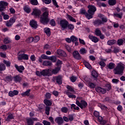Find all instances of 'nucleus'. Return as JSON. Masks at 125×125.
I'll return each instance as SVG.
<instances>
[{
  "mask_svg": "<svg viewBox=\"0 0 125 125\" xmlns=\"http://www.w3.org/2000/svg\"><path fill=\"white\" fill-rule=\"evenodd\" d=\"M95 34L96 36L99 37V36H101V31H100V30H99V28H97L95 30Z\"/></svg>",
  "mask_w": 125,
  "mask_h": 125,
  "instance_id": "41",
  "label": "nucleus"
},
{
  "mask_svg": "<svg viewBox=\"0 0 125 125\" xmlns=\"http://www.w3.org/2000/svg\"><path fill=\"white\" fill-rule=\"evenodd\" d=\"M51 60L53 62H55L57 60V59H56V57L51 56V57H49V60Z\"/></svg>",
  "mask_w": 125,
  "mask_h": 125,
  "instance_id": "45",
  "label": "nucleus"
},
{
  "mask_svg": "<svg viewBox=\"0 0 125 125\" xmlns=\"http://www.w3.org/2000/svg\"><path fill=\"white\" fill-rule=\"evenodd\" d=\"M19 93V92L17 90H14L13 91H10L9 92V96H10L11 97H13L14 95H18V94Z\"/></svg>",
  "mask_w": 125,
  "mask_h": 125,
  "instance_id": "17",
  "label": "nucleus"
},
{
  "mask_svg": "<svg viewBox=\"0 0 125 125\" xmlns=\"http://www.w3.org/2000/svg\"><path fill=\"white\" fill-rule=\"evenodd\" d=\"M44 32H45L46 35L48 36V37L50 36V29H49V28H45L44 29Z\"/></svg>",
  "mask_w": 125,
  "mask_h": 125,
  "instance_id": "39",
  "label": "nucleus"
},
{
  "mask_svg": "<svg viewBox=\"0 0 125 125\" xmlns=\"http://www.w3.org/2000/svg\"><path fill=\"white\" fill-rule=\"evenodd\" d=\"M70 80L72 82V83H75V82H76V81H77V77H76L74 76H72V77H71L70 78Z\"/></svg>",
  "mask_w": 125,
  "mask_h": 125,
  "instance_id": "48",
  "label": "nucleus"
},
{
  "mask_svg": "<svg viewBox=\"0 0 125 125\" xmlns=\"http://www.w3.org/2000/svg\"><path fill=\"white\" fill-rule=\"evenodd\" d=\"M3 62L4 63V64H5L7 67H10V64H11L10 62L4 60Z\"/></svg>",
  "mask_w": 125,
  "mask_h": 125,
  "instance_id": "47",
  "label": "nucleus"
},
{
  "mask_svg": "<svg viewBox=\"0 0 125 125\" xmlns=\"http://www.w3.org/2000/svg\"><path fill=\"white\" fill-rule=\"evenodd\" d=\"M67 28H68V30H71V31L74 30L75 26H74V25L72 24H69L68 22V24L67 26Z\"/></svg>",
  "mask_w": 125,
  "mask_h": 125,
  "instance_id": "38",
  "label": "nucleus"
},
{
  "mask_svg": "<svg viewBox=\"0 0 125 125\" xmlns=\"http://www.w3.org/2000/svg\"><path fill=\"white\" fill-rule=\"evenodd\" d=\"M43 66H48V67H51L52 62L49 61H44L43 62Z\"/></svg>",
  "mask_w": 125,
  "mask_h": 125,
  "instance_id": "20",
  "label": "nucleus"
},
{
  "mask_svg": "<svg viewBox=\"0 0 125 125\" xmlns=\"http://www.w3.org/2000/svg\"><path fill=\"white\" fill-rule=\"evenodd\" d=\"M6 67L5 64L2 63H0V71L2 72V71H5Z\"/></svg>",
  "mask_w": 125,
  "mask_h": 125,
  "instance_id": "24",
  "label": "nucleus"
},
{
  "mask_svg": "<svg viewBox=\"0 0 125 125\" xmlns=\"http://www.w3.org/2000/svg\"><path fill=\"white\" fill-rule=\"evenodd\" d=\"M62 111L63 112V113H67V112H68V108L66 107H62Z\"/></svg>",
  "mask_w": 125,
  "mask_h": 125,
  "instance_id": "57",
  "label": "nucleus"
},
{
  "mask_svg": "<svg viewBox=\"0 0 125 125\" xmlns=\"http://www.w3.org/2000/svg\"><path fill=\"white\" fill-rule=\"evenodd\" d=\"M88 10L87 12L86 11L83 9H81L80 10L81 14H83L85 15V17L87 18L89 20V19H91V18H93V15H94V13L95 11H96V7L93 5H89L88 6Z\"/></svg>",
  "mask_w": 125,
  "mask_h": 125,
  "instance_id": "1",
  "label": "nucleus"
},
{
  "mask_svg": "<svg viewBox=\"0 0 125 125\" xmlns=\"http://www.w3.org/2000/svg\"><path fill=\"white\" fill-rule=\"evenodd\" d=\"M45 113L48 116L49 115V111H50V107L49 106H46L45 107Z\"/></svg>",
  "mask_w": 125,
  "mask_h": 125,
  "instance_id": "44",
  "label": "nucleus"
},
{
  "mask_svg": "<svg viewBox=\"0 0 125 125\" xmlns=\"http://www.w3.org/2000/svg\"><path fill=\"white\" fill-rule=\"evenodd\" d=\"M99 65H100V66H101L102 67H105V66L106 65V63H105V62H103V61L99 62Z\"/></svg>",
  "mask_w": 125,
  "mask_h": 125,
  "instance_id": "55",
  "label": "nucleus"
},
{
  "mask_svg": "<svg viewBox=\"0 0 125 125\" xmlns=\"http://www.w3.org/2000/svg\"><path fill=\"white\" fill-rule=\"evenodd\" d=\"M100 18L102 19V24H104V23H106L108 21V19L102 14L100 15Z\"/></svg>",
  "mask_w": 125,
  "mask_h": 125,
  "instance_id": "19",
  "label": "nucleus"
},
{
  "mask_svg": "<svg viewBox=\"0 0 125 125\" xmlns=\"http://www.w3.org/2000/svg\"><path fill=\"white\" fill-rule=\"evenodd\" d=\"M71 40L72 42H78V38L74 36H72L71 37Z\"/></svg>",
  "mask_w": 125,
  "mask_h": 125,
  "instance_id": "42",
  "label": "nucleus"
},
{
  "mask_svg": "<svg viewBox=\"0 0 125 125\" xmlns=\"http://www.w3.org/2000/svg\"><path fill=\"white\" fill-rule=\"evenodd\" d=\"M65 94H66V95H67L69 97V98H76V95H74V94H72V93H71V92H69V91H66L65 92Z\"/></svg>",
  "mask_w": 125,
  "mask_h": 125,
  "instance_id": "21",
  "label": "nucleus"
},
{
  "mask_svg": "<svg viewBox=\"0 0 125 125\" xmlns=\"http://www.w3.org/2000/svg\"><path fill=\"white\" fill-rule=\"evenodd\" d=\"M18 58V60H28L29 59V56L27 54H23L19 55Z\"/></svg>",
  "mask_w": 125,
  "mask_h": 125,
  "instance_id": "6",
  "label": "nucleus"
},
{
  "mask_svg": "<svg viewBox=\"0 0 125 125\" xmlns=\"http://www.w3.org/2000/svg\"><path fill=\"white\" fill-rule=\"evenodd\" d=\"M96 91L98 93H102V94H105V93L106 92V89L101 87H97L96 88Z\"/></svg>",
  "mask_w": 125,
  "mask_h": 125,
  "instance_id": "13",
  "label": "nucleus"
},
{
  "mask_svg": "<svg viewBox=\"0 0 125 125\" xmlns=\"http://www.w3.org/2000/svg\"><path fill=\"white\" fill-rule=\"evenodd\" d=\"M61 69V66H58L56 67L55 69H53L52 71V74H57L58 73V72L60 71V69Z\"/></svg>",
  "mask_w": 125,
  "mask_h": 125,
  "instance_id": "22",
  "label": "nucleus"
},
{
  "mask_svg": "<svg viewBox=\"0 0 125 125\" xmlns=\"http://www.w3.org/2000/svg\"><path fill=\"white\" fill-rule=\"evenodd\" d=\"M79 99H81V98H77L76 99V104L77 106H79L81 108V109H84V108H86L87 106V103L85 102L84 100H81L80 102L79 101Z\"/></svg>",
  "mask_w": 125,
  "mask_h": 125,
  "instance_id": "4",
  "label": "nucleus"
},
{
  "mask_svg": "<svg viewBox=\"0 0 125 125\" xmlns=\"http://www.w3.org/2000/svg\"><path fill=\"white\" fill-rule=\"evenodd\" d=\"M55 122L58 125H62L63 123H64V121L63 120V118L61 117H58L55 119Z\"/></svg>",
  "mask_w": 125,
  "mask_h": 125,
  "instance_id": "8",
  "label": "nucleus"
},
{
  "mask_svg": "<svg viewBox=\"0 0 125 125\" xmlns=\"http://www.w3.org/2000/svg\"><path fill=\"white\" fill-rule=\"evenodd\" d=\"M93 24H94V26H96L97 27H99L100 25L102 24V21L100 19L95 20L93 22Z\"/></svg>",
  "mask_w": 125,
  "mask_h": 125,
  "instance_id": "15",
  "label": "nucleus"
},
{
  "mask_svg": "<svg viewBox=\"0 0 125 125\" xmlns=\"http://www.w3.org/2000/svg\"><path fill=\"white\" fill-rule=\"evenodd\" d=\"M67 18H68L69 20H70V21H71L72 22H76V19L73 18V17H72V16L71 15H67Z\"/></svg>",
  "mask_w": 125,
  "mask_h": 125,
  "instance_id": "40",
  "label": "nucleus"
},
{
  "mask_svg": "<svg viewBox=\"0 0 125 125\" xmlns=\"http://www.w3.org/2000/svg\"><path fill=\"white\" fill-rule=\"evenodd\" d=\"M50 24L51 26H52V27H54V26H55L56 23H55V21L52 19L50 21Z\"/></svg>",
  "mask_w": 125,
  "mask_h": 125,
  "instance_id": "53",
  "label": "nucleus"
},
{
  "mask_svg": "<svg viewBox=\"0 0 125 125\" xmlns=\"http://www.w3.org/2000/svg\"><path fill=\"white\" fill-rule=\"evenodd\" d=\"M69 22L66 20H62L60 21V26L62 28V31H64L65 29H67V26H68Z\"/></svg>",
  "mask_w": 125,
  "mask_h": 125,
  "instance_id": "5",
  "label": "nucleus"
},
{
  "mask_svg": "<svg viewBox=\"0 0 125 125\" xmlns=\"http://www.w3.org/2000/svg\"><path fill=\"white\" fill-rule=\"evenodd\" d=\"M30 25L32 27V28H34L35 29H37V28H38V24H37V21H35V20H32L30 21Z\"/></svg>",
  "mask_w": 125,
  "mask_h": 125,
  "instance_id": "16",
  "label": "nucleus"
},
{
  "mask_svg": "<svg viewBox=\"0 0 125 125\" xmlns=\"http://www.w3.org/2000/svg\"><path fill=\"white\" fill-rule=\"evenodd\" d=\"M88 38L89 40L92 41V42H95V43H96V42H99V39L95 36H92V35H89Z\"/></svg>",
  "mask_w": 125,
  "mask_h": 125,
  "instance_id": "11",
  "label": "nucleus"
},
{
  "mask_svg": "<svg viewBox=\"0 0 125 125\" xmlns=\"http://www.w3.org/2000/svg\"><path fill=\"white\" fill-rule=\"evenodd\" d=\"M43 2H44L45 4H49L51 3V0H42Z\"/></svg>",
  "mask_w": 125,
  "mask_h": 125,
  "instance_id": "60",
  "label": "nucleus"
},
{
  "mask_svg": "<svg viewBox=\"0 0 125 125\" xmlns=\"http://www.w3.org/2000/svg\"><path fill=\"white\" fill-rule=\"evenodd\" d=\"M48 120L50 121V122L51 123V124L54 125V119L53 118V117H49Z\"/></svg>",
  "mask_w": 125,
  "mask_h": 125,
  "instance_id": "61",
  "label": "nucleus"
},
{
  "mask_svg": "<svg viewBox=\"0 0 125 125\" xmlns=\"http://www.w3.org/2000/svg\"><path fill=\"white\" fill-rule=\"evenodd\" d=\"M8 5V3L4 1H0V6L4 7V6H7Z\"/></svg>",
  "mask_w": 125,
  "mask_h": 125,
  "instance_id": "36",
  "label": "nucleus"
},
{
  "mask_svg": "<svg viewBox=\"0 0 125 125\" xmlns=\"http://www.w3.org/2000/svg\"><path fill=\"white\" fill-rule=\"evenodd\" d=\"M16 19L14 18H12L10 19L9 21L12 23V24H13V23H14L16 21Z\"/></svg>",
  "mask_w": 125,
  "mask_h": 125,
  "instance_id": "64",
  "label": "nucleus"
},
{
  "mask_svg": "<svg viewBox=\"0 0 125 125\" xmlns=\"http://www.w3.org/2000/svg\"><path fill=\"white\" fill-rule=\"evenodd\" d=\"M56 81L58 84H62V77L61 76H58L55 77Z\"/></svg>",
  "mask_w": 125,
  "mask_h": 125,
  "instance_id": "18",
  "label": "nucleus"
},
{
  "mask_svg": "<svg viewBox=\"0 0 125 125\" xmlns=\"http://www.w3.org/2000/svg\"><path fill=\"white\" fill-rule=\"evenodd\" d=\"M44 103L46 105V106H51L52 104V103L50 100H48L47 99H45L44 100Z\"/></svg>",
  "mask_w": 125,
  "mask_h": 125,
  "instance_id": "27",
  "label": "nucleus"
},
{
  "mask_svg": "<svg viewBox=\"0 0 125 125\" xmlns=\"http://www.w3.org/2000/svg\"><path fill=\"white\" fill-rule=\"evenodd\" d=\"M0 48L3 50H6L7 49V46L6 45H2L0 47Z\"/></svg>",
  "mask_w": 125,
  "mask_h": 125,
  "instance_id": "56",
  "label": "nucleus"
},
{
  "mask_svg": "<svg viewBox=\"0 0 125 125\" xmlns=\"http://www.w3.org/2000/svg\"><path fill=\"white\" fill-rule=\"evenodd\" d=\"M116 41L115 40H111L108 41L107 42V44L108 45H113V44H115L116 43Z\"/></svg>",
  "mask_w": 125,
  "mask_h": 125,
  "instance_id": "30",
  "label": "nucleus"
},
{
  "mask_svg": "<svg viewBox=\"0 0 125 125\" xmlns=\"http://www.w3.org/2000/svg\"><path fill=\"white\" fill-rule=\"evenodd\" d=\"M117 3V1L116 0H108V4L109 5H115Z\"/></svg>",
  "mask_w": 125,
  "mask_h": 125,
  "instance_id": "37",
  "label": "nucleus"
},
{
  "mask_svg": "<svg viewBox=\"0 0 125 125\" xmlns=\"http://www.w3.org/2000/svg\"><path fill=\"white\" fill-rule=\"evenodd\" d=\"M105 86L106 88H107V90L108 91H109V90H110V89H111L112 86H111V85L110 84H106L105 85Z\"/></svg>",
  "mask_w": 125,
  "mask_h": 125,
  "instance_id": "62",
  "label": "nucleus"
},
{
  "mask_svg": "<svg viewBox=\"0 0 125 125\" xmlns=\"http://www.w3.org/2000/svg\"><path fill=\"white\" fill-rule=\"evenodd\" d=\"M113 16H114V17H118V18L122 19V18L123 17V13H120L119 14L114 13L113 14Z\"/></svg>",
  "mask_w": 125,
  "mask_h": 125,
  "instance_id": "32",
  "label": "nucleus"
},
{
  "mask_svg": "<svg viewBox=\"0 0 125 125\" xmlns=\"http://www.w3.org/2000/svg\"><path fill=\"white\" fill-rule=\"evenodd\" d=\"M23 9L27 13H30V12H31V9L27 5L24 7Z\"/></svg>",
  "mask_w": 125,
  "mask_h": 125,
  "instance_id": "35",
  "label": "nucleus"
},
{
  "mask_svg": "<svg viewBox=\"0 0 125 125\" xmlns=\"http://www.w3.org/2000/svg\"><path fill=\"white\" fill-rule=\"evenodd\" d=\"M66 88L68 89L67 91H70L71 92H73V93H75V89H74V88L72 87V86L68 85L66 86Z\"/></svg>",
  "mask_w": 125,
  "mask_h": 125,
  "instance_id": "26",
  "label": "nucleus"
},
{
  "mask_svg": "<svg viewBox=\"0 0 125 125\" xmlns=\"http://www.w3.org/2000/svg\"><path fill=\"white\" fill-rule=\"evenodd\" d=\"M88 85L90 87H91V88H94L95 86H96V84L92 83H88Z\"/></svg>",
  "mask_w": 125,
  "mask_h": 125,
  "instance_id": "50",
  "label": "nucleus"
},
{
  "mask_svg": "<svg viewBox=\"0 0 125 125\" xmlns=\"http://www.w3.org/2000/svg\"><path fill=\"white\" fill-rule=\"evenodd\" d=\"M14 80L15 82H21V80H22V78L20 77L19 75H16V76L14 77Z\"/></svg>",
  "mask_w": 125,
  "mask_h": 125,
  "instance_id": "29",
  "label": "nucleus"
},
{
  "mask_svg": "<svg viewBox=\"0 0 125 125\" xmlns=\"http://www.w3.org/2000/svg\"><path fill=\"white\" fill-rule=\"evenodd\" d=\"M42 124L44 125H51V123L46 120H43L42 121Z\"/></svg>",
  "mask_w": 125,
  "mask_h": 125,
  "instance_id": "51",
  "label": "nucleus"
},
{
  "mask_svg": "<svg viewBox=\"0 0 125 125\" xmlns=\"http://www.w3.org/2000/svg\"><path fill=\"white\" fill-rule=\"evenodd\" d=\"M26 42L28 43H30V42H34L33 37H29L26 40Z\"/></svg>",
  "mask_w": 125,
  "mask_h": 125,
  "instance_id": "43",
  "label": "nucleus"
},
{
  "mask_svg": "<svg viewBox=\"0 0 125 125\" xmlns=\"http://www.w3.org/2000/svg\"><path fill=\"white\" fill-rule=\"evenodd\" d=\"M42 76L44 77H49L51 76V73L49 72V69H44L42 71Z\"/></svg>",
  "mask_w": 125,
  "mask_h": 125,
  "instance_id": "10",
  "label": "nucleus"
},
{
  "mask_svg": "<svg viewBox=\"0 0 125 125\" xmlns=\"http://www.w3.org/2000/svg\"><path fill=\"white\" fill-rule=\"evenodd\" d=\"M124 70H125V65L122 62H120L113 69V73L114 75H121L122 76L124 74Z\"/></svg>",
  "mask_w": 125,
  "mask_h": 125,
  "instance_id": "3",
  "label": "nucleus"
},
{
  "mask_svg": "<svg viewBox=\"0 0 125 125\" xmlns=\"http://www.w3.org/2000/svg\"><path fill=\"white\" fill-rule=\"evenodd\" d=\"M44 10L45 11L41 16L40 21L43 25H45L49 22V18L48 17L49 12L47 10V8H44Z\"/></svg>",
  "mask_w": 125,
  "mask_h": 125,
  "instance_id": "2",
  "label": "nucleus"
},
{
  "mask_svg": "<svg viewBox=\"0 0 125 125\" xmlns=\"http://www.w3.org/2000/svg\"><path fill=\"white\" fill-rule=\"evenodd\" d=\"M45 97L47 99H50L51 98V94L48 92L46 93Z\"/></svg>",
  "mask_w": 125,
  "mask_h": 125,
  "instance_id": "52",
  "label": "nucleus"
},
{
  "mask_svg": "<svg viewBox=\"0 0 125 125\" xmlns=\"http://www.w3.org/2000/svg\"><path fill=\"white\" fill-rule=\"evenodd\" d=\"M41 13H42V12L40 10L38 9H33V11L32 13V15H34V16H38V17H40Z\"/></svg>",
  "mask_w": 125,
  "mask_h": 125,
  "instance_id": "12",
  "label": "nucleus"
},
{
  "mask_svg": "<svg viewBox=\"0 0 125 125\" xmlns=\"http://www.w3.org/2000/svg\"><path fill=\"white\" fill-rule=\"evenodd\" d=\"M73 57L75 58V59H77L78 60H80V59H82V56L80 55V53L78 51H74L73 52Z\"/></svg>",
  "mask_w": 125,
  "mask_h": 125,
  "instance_id": "9",
  "label": "nucleus"
},
{
  "mask_svg": "<svg viewBox=\"0 0 125 125\" xmlns=\"http://www.w3.org/2000/svg\"><path fill=\"white\" fill-rule=\"evenodd\" d=\"M60 65H62V61L58 60L57 62V66H58V67H61Z\"/></svg>",
  "mask_w": 125,
  "mask_h": 125,
  "instance_id": "59",
  "label": "nucleus"
},
{
  "mask_svg": "<svg viewBox=\"0 0 125 125\" xmlns=\"http://www.w3.org/2000/svg\"><path fill=\"white\" fill-rule=\"evenodd\" d=\"M31 4H33V5H38V0H31Z\"/></svg>",
  "mask_w": 125,
  "mask_h": 125,
  "instance_id": "54",
  "label": "nucleus"
},
{
  "mask_svg": "<svg viewBox=\"0 0 125 125\" xmlns=\"http://www.w3.org/2000/svg\"><path fill=\"white\" fill-rule=\"evenodd\" d=\"M115 66H116L115 63L113 62H110L108 65H107V68L110 70H112L115 68Z\"/></svg>",
  "mask_w": 125,
  "mask_h": 125,
  "instance_id": "28",
  "label": "nucleus"
},
{
  "mask_svg": "<svg viewBox=\"0 0 125 125\" xmlns=\"http://www.w3.org/2000/svg\"><path fill=\"white\" fill-rule=\"evenodd\" d=\"M52 1L54 4V5H55V6H56V7H59V6L58 5V4H57V2H56V0H52Z\"/></svg>",
  "mask_w": 125,
  "mask_h": 125,
  "instance_id": "58",
  "label": "nucleus"
},
{
  "mask_svg": "<svg viewBox=\"0 0 125 125\" xmlns=\"http://www.w3.org/2000/svg\"><path fill=\"white\" fill-rule=\"evenodd\" d=\"M39 41H40V37H39L38 36H36L34 39V42H39Z\"/></svg>",
  "mask_w": 125,
  "mask_h": 125,
  "instance_id": "63",
  "label": "nucleus"
},
{
  "mask_svg": "<svg viewBox=\"0 0 125 125\" xmlns=\"http://www.w3.org/2000/svg\"><path fill=\"white\" fill-rule=\"evenodd\" d=\"M15 68L17 69L18 72H19V73H23V71L25 70V68H24L23 65L18 66V65L16 64Z\"/></svg>",
  "mask_w": 125,
  "mask_h": 125,
  "instance_id": "14",
  "label": "nucleus"
},
{
  "mask_svg": "<svg viewBox=\"0 0 125 125\" xmlns=\"http://www.w3.org/2000/svg\"><path fill=\"white\" fill-rule=\"evenodd\" d=\"M57 54L58 55H60V56H62V57H67V54L65 51H63L62 49H58L57 50Z\"/></svg>",
  "mask_w": 125,
  "mask_h": 125,
  "instance_id": "7",
  "label": "nucleus"
},
{
  "mask_svg": "<svg viewBox=\"0 0 125 125\" xmlns=\"http://www.w3.org/2000/svg\"><path fill=\"white\" fill-rule=\"evenodd\" d=\"M14 119V117H13V115L12 114H9L8 116L7 117V118L6 119L5 121L6 122H9L11 120H13Z\"/></svg>",
  "mask_w": 125,
  "mask_h": 125,
  "instance_id": "25",
  "label": "nucleus"
},
{
  "mask_svg": "<svg viewBox=\"0 0 125 125\" xmlns=\"http://www.w3.org/2000/svg\"><path fill=\"white\" fill-rule=\"evenodd\" d=\"M30 91H31V90L28 89L27 91H26L25 92L21 93V95L22 96H29V95H30Z\"/></svg>",
  "mask_w": 125,
  "mask_h": 125,
  "instance_id": "33",
  "label": "nucleus"
},
{
  "mask_svg": "<svg viewBox=\"0 0 125 125\" xmlns=\"http://www.w3.org/2000/svg\"><path fill=\"white\" fill-rule=\"evenodd\" d=\"M27 125H34V121L32 118L26 119Z\"/></svg>",
  "mask_w": 125,
  "mask_h": 125,
  "instance_id": "31",
  "label": "nucleus"
},
{
  "mask_svg": "<svg viewBox=\"0 0 125 125\" xmlns=\"http://www.w3.org/2000/svg\"><path fill=\"white\" fill-rule=\"evenodd\" d=\"M87 52V50L85 49V48H82L80 50V54H85Z\"/></svg>",
  "mask_w": 125,
  "mask_h": 125,
  "instance_id": "34",
  "label": "nucleus"
},
{
  "mask_svg": "<svg viewBox=\"0 0 125 125\" xmlns=\"http://www.w3.org/2000/svg\"><path fill=\"white\" fill-rule=\"evenodd\" d=\"M41 58H42V59H43L44 60H48L49 57L45 55V54H42L41 55Z\"/></svg>",
  "mask_w": 125,
  "mask_h": 125,
  "instance_id": "46",
  "label": "nucleus"
},
{
  "mask_svg": "<svg viewBox=\"0 0 125 125\" xmlns=\"http://www.w3.org/2000/svg\"><path fill=\"white\" fill-rule=\"evenodd\" d=\"M91 76L93 79H97L98 78V73L95 70H93L91 72Z\"/></svg>",
  "mask_w": 125,
  "mask_h": 125,
  "instance_id": "23",
  "label": "nucleus"
},
{
  "mask_svg": "<svg viewBox=\"0 0 125 125\" xmlns=\"http://www.w3.org/2000/svg\"><path fill=\"white\" fill-rule=\"evenodd\" d=\"M117 43L119 45H123V43H124V40L120 39L117 41Z\"/></svg>",
  "mask_w": 125,
  "mask_h": 125,
  "instance_id": "49",
  "label": "nucleus"
}]
</instances>
